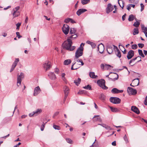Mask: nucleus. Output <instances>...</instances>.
I'll return each instance as SVG.
<instances>
[{"mask_svg":"<svg viewBox=\"0 0 147 147\" xmlns=\"http://www.w3.org/2000/svg\"><path fill=\"white\" fill-rule=\"evenodd\" d=\"M67 41H65L62 44V47L63 49H65L68 51H73L75 49V47L71 46L72 44V40L69 39H67Z\"/></svg>","mask_w":147,"mask_h":147,"instance_id":"obj_1","label":"nucleus"},{"mask_svg":"<svg viewBox=\"0 0 147 147\" xmlns=\"http://www.w3.org/2000/svg\"><path fill=\"white\" fill-rule=\"evenodd\" d=\"M84 44L82 43L80 45V47L78 48L75 53V57L76 58H78L83 55V46Z\"/></svg>","mask_w":147,"mask_h":147,"instance_id":"obj_2","label":"nucleus"},{"mask_svg":"<svg viewBox=\"0 0 147 147\" xmlns=\"http://www.w3.org/2000/svg\"><path fill=\"white\" fill-rule=\"evenodd\" d=\"M97 83L99 86L103 89L107 90L108 88L105 85V81L104 79L98 80L97 81Z\"/></svg>","mask_w":147,"mask_h":147,"instance_id":"obj_3","label":"nucleus"},{"mask_svg":"<svg viewBox=\"0 0 147 147\" xmlns=\"http://www.w3.org/2000/svg\"><path fill=\"white\" fill-rule=\"evenodd\" d=\"M63 90L65 94L63 101L64 102H65L69 93V89L68 87L66 86H65L63 87Z\"/></svg>","mask_w":147,"mask_h":147,"instance_id":"obj_4","label":"nucleus"},{"mask_svg":"<svg viewBox=\"0 0 147 147\" xmlns=\"http://www.w3.org/2000/svg\"><path fill=\"white\" fill-rule=\"evenodd\" d=\"M62 29L64 34L65 35H67L69 33V27L67 24H64L63 27L62 28Z\"/></svg>","mask_w":147,"mask_h":147,"instance_id":"obj_5","label":"nucleus"},{"mask_svg":"<svg viewBox=\"0 0 147 147\" xmlns=\"http://www.w3.org/2000/svg\"><path fill=\"white\" fill-rule=\"evenodd\" d=\"M110 101L111 102L116 104L120 103L121 100L118 98L116 97H111L110 98Z\"/></svg>","mask_w":147,"mask_h":147,"instance_id":"obj_6","label":"nucleus"},{"mask_svg":"<svg viewBox=\"0 0 147 147\" xmlns=\"http://www.w3.org/2000/svg\"><path fill=\"white\" fill-rule=\"evenodd\" d=\"M100 67L102 70H110L113 67L109 64L102 63L100 65Z\"/></svg>","mask_w":147,"mask_h":147,"instance_id":"obj_7","label":"nucleus"},{"mask_svg":"<svg viewBox=\"0 0 147 147\" xmlns=\"http://www.w3.org/2000/svg\"><path fill=\"white\" fill-rule=\"evenodd\" d=\"M42 111L41 109H38L35 111L30 113L29 115V116L30 117L37 116L40 114Z\"/></svg>","mask_w":147,"mask_h":147,"instance_id":"obj_8","label":"nucleus"},{"mask_svg":"<svg viewBox=\"0 0 147 147\" xmlns=\"http://www.w3.org/2000/svg\"><path fill=\"white\" fill-rule=\"evenodd\" d=\"M127 91L129 94L131 95L135 94L137 93V92L136 89L130 87H128L127 88Z\"/></svg>","mask_w":147,"mask_h":147,"instance_id":"obj_9","label":"nucleus"},{"mask_svg":"<svg viewBox=\"0 0 147 147\" xmlns=\"http://www.w3.org/2000/svg\"><path fill=\"white\" fill-rule=\"evenodd\" d=\"M51 66V63L49 61L46 62L43 65V68L46 71L49 69Z\"/></svg>","mask_w":147,"mask_h":147,"instance_id":"obj_10","label":"nucleus"},{"mask_svg":"<svg viewBox=\"0 0 147 147\" xmlns=\"http://www.w3.org/2000/svg\"><path fill=\"white\" fill-rule=\"evenodd\" d=\"M24 77V74L22 72L20 73V75L18 76L17 85L18 86H19L18 84H19L20 85L21 84L22 81V79Z\"/></svg>","mask_w":147,"mask_h":147,"instance_id":"obj_11","label":"nucleus"},{"mask_svg":"<svg viewBox=\"0 0 147 147\" xmlns=\"http://www.w3.org/2000/svg\"><path fill=\"white\" fill-rule=\"evenodd\" d=\"M114 9V7L111 3H109L106 8V13H109Z\"/></svg>","mask_w":147,"mask_h":147,"instance_id":"obj_12","label":"nucleus"},{"mask_svg":"<svg viewBox=\"0 0 147 147\" xmlns=\"http://www.w3.org/2000/svg\"><path fill=\"white\" fill-rule=\"evenodd\" d=\"M113 46L114 47V49L115 51V54L116 55L117 57H119V58H120L121 57V54L120 51L119 50L117 47L114 45H113Z\"/></svg>","mask_w":147,"mask_h":147,"instance_id":"obj_13","label":"nucleus"},{"mask_svg":"<svg viewBox=\"0 0 147 147\" xmlns=\"http://www.w3.org/2000/svg\"><path fill=\"white\" fill-rule=\"evenodd\" d=\"M41 91L39 87L37 86L35 87L34 89L33 95L34 96H36L38 95Z\"/></svg>","mask_w":147,"mask_h":147,"instance_id":"obj_14","label":"nucleus"},{"mask_svg":"<svg viewBox=\"0 0 147 147\" xmlns=\"http://www.w3.org/2000/svg\"><path fill=\"white\" fill-rule=\"evenodd\" d=\"M134 52L132 50H130L128 53L127 57L128 59H131L134 55Z\"/></svg>","mask_w":147,"mask_h":147,"instance_id":"obj_15","label":"nucleus"},{"mask_svg":"<svg viewBox=\"0 0 147 147\" xmlns=\"http://www.w3.org/2000/svg\"><path fill=\"white\" fill-rule=\"evenodd\" d=\"M98 49L99 52L100 53H102L104 51V46L101 43L98 45Z\"/></svg>","mask_w":147,"mask_h":147,"instance_id":"obj_16","label":"nucleus"},{"mask_svg":"<svg viewBox=\"0 0 147 147\" xmlns=\"http://www.w3.org/2000/svg\"><path fill=\"white\" fill-rule=\"evenodd\" d=\"M123 90H119L117 88H113L111 90V92L113 94H117L119 93H122L123 92Z\"/></svg>","mask_w":147,"mask_h":147,"instance_id":"obj_17","label":"nucleus"},{"mask_svg":"<svg viewBox=\"0 0 147 147\" xmlns=\"http://www.w3.org/2000/svg\"><path fill=\"white\" fill-rule=\"evenodd\" d=\"M87 11V9H79L77 11L76 13L78 16H80L81 14Z\"/></svg>","mask_w":147,"mask_h":147,"instance_id":"obj_18","label":"nucleus"},{"mask_svg":"<svg viewBox=\"0 0 147 147\" xmlns=\"http://www.w3.org/2000/svg\"><path fill=\"white\" fill-rule=\"evenodd\" d=\"M131 110L138 114L140 113V111L139 109L135 106H132L131 107Z\"/></svg>","mask_w":147,"mask_h":147,"instance_id":"obj_19","label":"nucleus"},{"mask_svg":"<svg viewBox=\"0 0 147 147\" xmlns=\"http://www.w3.org/2000/svg\"><path fill=\"white\" fill-rule=\"evenodd\" d=\"M109 75H107L106 76V77H108L109 80H111L112 81H115V80H117L118 78V75L116 73H114L113 74L112 76L113 77H115L117 76V77L115 78H110L109 77Z\"/></svg>","mask_w":147,"mask_h":147,"instance_id":"obj_20","label":"nucleus"},{"mask_svg":"<svg viewBox=\"0 0 147 147\" xmlns=\"http://www.w3.org/2000/svg\"><path fill=\"white\" fill-rule=\"evenodd\" d=\"M13 18H14L20 15V13L19 11H17L16 10H14V9H13Z\"/></svg>","mask_w":147,"mask_h":147,"instance_id":"obj_21","label":"nucleus"},{"mask_svg":"<svg viewBox=\"0 0 147 147\" xmlns=\"http://www.w3.org/2000/svg\"><path fill=\"white\" fill-rule=\"evenodd\" d=\"M48 76L52 80H55L56 78L55 75L53 72L50 73L48 74Z\"/></svg>","mask_w":147,"mask_h":147,"instance_id":"obj_22","label":"nucleus"},{"mask_svg":"<svg viewBox=\"0 0 147 147\" xmlns=\"http://www.w3.org/2000/svg\"><path fill=\"white\" fill-rule=\"evenodd\" d=\"M139 82V78H137L134 79L132 81L133 84L135 86L138 85Z\"/></svg>","mask_w":147,"mask_h":147,"instance_id":"obj_23","label":"nucleus"},{"mask_svg":"<svg viewBox=\"0 0 147 147\" xmlns=\"http://www.w3.org/2000/svg\"><path fill=\"white\" fill-rule=\"evenodd\" d=\"M90 77L92 78L95 79L97 78L98 76L95 75V73L94 72H90L89 74Z\"/></svg>","mask_w":147,"mask_h":147,"instance_id":"obj_24","label":"nucleus"},{"mask_svg":"<svg viewBox=\"0 0 147 147\" xmlns=\"http://www.w3.org/2000/svg\"><path fill=\"white\" fill-rule=\"evenodd\" d=\"M77 64H78V63H76V62H74L73 63V64L72 65L71 68V70H75L79 68L80 67V66H76V65Z\"/></svg>","mask_w":147,"mask_h":147,"instance_id":"obj_25","label":"nucleus"},{"mask_svg":"<svg viewBox=\"0 0 147 147\" xmlns=\"http://www.w3.org/2000/svg\"><path fill=\"white\" fill-rule=\"evenodd\" d=\"M93 118L94 120L95 121H101V119L99 115H95L93 117Z\"/></svg>","mask_w":147,"mask_h":147,"instance_id":"obj_26","label":"nucleus"},{"mask_svg":"<svg viewBox=\"0 0 147 147\" xmlns=\"http://www.w3.org/2000/svg\"><path fill=\"white\" fill-rule=\"evenodd\" d=\"M81 79L78 78L77 79H76L74 80V82L75 83L76 85L78 86L80 84L81 82Z\"/></svg>","mask_w":147,"mask_h":147,"instance_id":"obj_27","label":"nucleus"},{"mask_svg":"<svg viewBox=\"0 0 147 147\" xmlns=\"http://www.w3.org/2000/svg\"><path fill=\"white\" fill-rule=\"evenodd\" d=\"M134 18L135 17L134 15L133 14H131L129 16L128 20L130 22L134 20Z\"/></svg>","mask_w":147,"mask_h":147,"instance_id":"obj_28","label":"nucleus"},{"mask_svg":"<svg viewBox=\"0 0 147 147\" xmlns=\"http://www.w3.org/2000/svg\"><path fill=\"white\" fill-rule=\"evenodd\" d=\"M107 51L109 54H111L113 51V49L112 47H109L107 48Z\"/></svg>","mask_w":147,"mask_h":147,"instance_id":"obj_29","label":"nucleus"},{"mask_svg":"<svg viewBox=\"0 0 147 147\" xmlns=\"http://www.w3.org/2000/svg\"><path fill=\"white\" fill-rule=\"evenodd\" d=\"M71 62V60L70 59H67L65 60L64 62V64L65 65H67L70 63Z\"/></svg>","mask_w":147,"mask_h":147,"instance_id":"obj_30","label":"nucleus"},{"mask_svg":"<svg viewBox=\"0 0 147 147\" xmlns=\"http://www.w3.org/2000/svg\"><path fill=\"white\" fill-rule=\"evenodd\" d=\"M139 33L138 29L137 28H135L134 29L133 34L134 35L138 34Z\"/></svg>","mask_w":147,"mask_h":147,"instance_id":"obj_31","label":"nucleus"},{"mask_svg":"<svg viewBox=\"0 0 147 147\" xmlns=\"http://www.w3.org/2000/svg\"><path fill=\"white\" fill-rule=\"evenodd\" d=\"M76 29L75 28H71L69 32L70 34H72L75 33L76 32Z\"/></svg>","mask_w":147,"mask_h":147,"instance_id":"obj_32","label":"nucleus"},{"mask_svg":"<svg viewBox=\"0 0 147 147\" xmlns=\"http://www.w3.org/2000/svg\"><path fill=\"white\" fill-rule=\"evenodd\" d=\"M99 98L102 100H105L106 98V96L103 94H101L100 95Z\"/></svg>","mask_w":147,"mask_h":147,"instance_id":"obj_33","label":"nucleus"},{"mask_svg":"<svg viewBox=\"0 0 147 147\" xmlns=\"http://www.w3.org/2000/svg\"><path fill=\"white\" fill-rule=\"evenodd\" d=\"M83 88L85 89L89 90H91V86L90 84H88L86 86L83 87Z\"/></svg>","mask_w":147,"mask_h":147,"instance_id":"obj_34","label":"nucleus"},{"mask_svg":"<svg viewBox=\"0 0 147 147\" xmlns=\"http://www.w3.org/2000/svg\"><path fill=\"white\" fill-rule=\"evenodd\" d=\"M138 52L140 55L142 57H145L144 55L143 54L142 51L141 50L139 49L138 50Z\"/></svg>","mask_w":147,"mask_h":147,"instance_id":"obj_35","label":"nucleus"},{"mask_svg":"<svg viewBox=\"0 0 147 147\" xmlns=\"http://www.w3.org/2000/svg\"><path fill=\"white\" fill-rule=\"evenodd\" d=\"M135 20L136 21L134 23L133 25L136 27H137L140 25V23L139 22L137 21V19L136 18Z\"/></svg>","mask_w":147,"mask_h":147,"instance_id":"obj_36","label":"nucleus"},{"mask_svg":"<svg viewBox=\"0 0 147 147\" xmlns=\"http://www.w3.org/2000/svg\"><path fill=\"white\" fill-rule=\"evenodd\" d=\"M110 108L113 112H117L118 111V109L117 108H113L112 107H110Z\"/></svg>","mask_w":147,"mask_h":147,"instance_id":"obj_37","label":"nucleus"},{"mask_svg":"<svg viewBox=\"0 0 147 147\" xmlns=\"http://www.w3.org/2000/svg\"><path fill=\"white\" fill-rule=\"evenodd\" d=\"M90 1V0H81V2L82 4L85 5Z\"/></svg>","mask_w":147,"mask_h":147,"instance_id":"obj_38","label":"nucleus"},{"mask_svg":"<svg viewBox=\"0 0 147 147\" xmlns=\"http://www.w3.org/2000/svg\"><path fill=\"white\" fill-rule=\"evenodd\" d=\"M141 28L142 30V32L144 33L147 32L146 31H147V28L146 27H145L144 26L142 25L141 26Z\"/></svg>","mask_w":147,"mask_h":147,"instance_id":"obj_39","label":"nucleus"},{"mask_svg":"<svg viewBox=\"0 0 147 147\" xmlns=\"http://www.w3.org/2000/svg\"><path fill=\"white\" fill-rule=\"evenodd\" d=\"M66 140L67 143L70 144H72L73 143L72 141L70 138H66Z\"/></svg>","mask_w":147,"mask_h":147,"instance_id":"obj_40","label":"nucleus"},{"mask_svg":"<svg viewBox=\"0 0 147 147\" xmlns=\"http://www.w3.org/2000/svg\"><path fill=\"white\" fill-rule=\"evenodd\" d=\"M19 61V59L18 58H16L15 59V61L14 63H13V64L16 65L18 63Z\"/></svg>","mask_w":147,"mask_h":147,"instance_id":"obj_41","label":"nucleus"},{"mask_svg":"<svg viewBox=\"0 0 147 147\" xmlns=\"http://www.w3.org/2000/svg\"><path fill=\"white\" fill-rule=\"evenodd\" d=\"M47 122H46L45 123H44L41 125L40 127V130L41 131H43L44 130V128L45 127V123Z\"/></svg>","mask_w":147,"mask_h":147,"instance_id":"obj_42","label":"nucleus"},{"mask_svg":"<svg viewBox=\"0 0 147 147\" xmlns=\"http://www.w3.org/2000/svg\"><path fill=\"white\" fill-rule=\"evenodd\" d=\"M53 127L55 129L60 130V127L58 125H53Z\"/></svg>","mask_w":147,"mask_h":147,"instance_id":"obj_43","label":"nucleus"},{"mask_svg":"<svg viewBox=\"0 0 147 147\" xmlns=\"http://www.w3.org/2000/svg\"><path fill=\"white\" fill-rule=\"evenodd\" d=\"M16 66L13 64L10 70V72H11L13 71Z\"/></svg>","mask_w":147,"mask_h":147,"instance_id":"obj_44","label":"nucleus"},{"mask_svg":"<svg viewBox=\"0 0 147 147\" xmlns=\"http://www.w3.org/2000/svg\"><path fill=\"white\" fill-rule=\"evenodd\" d=\"M121 1L122 3V6L120 4V3L119 1V0H118V4L121 7V8L123 9V7H124V4H125V2L124 1H123V0H121Z\"/></svg>","mask_w":147,"mask_h":147,"instance_id":"obj_45","label":"nucleus"},{"mask_svg":"<svg viewBox=\"0 0 147 147\" xmlns=\"http://www.w3.org/2000/svg\"><path fill=\"white\" fill-rule=\"evenodd\" d=\"M138 48V46L137 45L134 44L131 46V48L133 49H136Z\"/></svg>","mask_w":147,"mask_h":147,"instance_id":"obj_46","label":"nucleus"},{"mask_svg":"<svg viewBox=\"0 0 147 147\" xmlns=\"http://www.w3.org/2000/svg\"><path fill=\"white\" fill-rule=\"evenodd\" d=\"M123 139L125 141L126 143H127L128 142V141L127 138V137L126 136V135H125L124 137H123Z\"/></svg>","mask_w":147,"mask_h":147,"instance_id":"obj_47","label":"nucleus"},{"mask_svg":"<svg viewBox=\"0 0 147 147\" xmlns=\"http://www.w3.org/2000/svg\"><path fill=\"white\" fill-rule=\"evenodd\" d=\"M71 20V18H68L67 19H65L64 22L66 23H68Z\"/></svg>","mask_w":147,"mask_h":147,"instance_id":"obj_48","label":"nucleus"},{"mask_svg":"<svg viewBox=\"0 0 147 147\" xmlns=\"http://www.w3.org/2000/svg\"><path fill=\"white\" fill-rule=\"evenodd\" d=\"M21 25V23H18L17 24H16V26H17L16 29L19 30V28L20 26Z\"/></svg>","mask_w":147,"mask_h":147,"instance_id":"obj_49","label":"nucleus"},{"mask_svg":"<svg viewBox=\"0 0 147 147\" xmlns=\"http://www.w3.org/2000/svg\"><path fill=\"white\" fill-rule=\"evenodd\" d=\"M138 45L139 47L142 48L144 47V45L143 44L138 43Z\"/></svg>","mask_w":147,"mask_h":147,"instance_id":"obj_50","label":"nucleus"},{"mask_svg":"<svg viewBox=\"0 0 147 147\" xmlns=\"http://www.w3.org/2000/svg\"><path fill=\"white\" fill-rule=\"evenodd\" d=\"M75 58L74 59V61H76L77 62H80L81 61H82V59H78V58H76V57H75Z\"/></svg>","mask_w":147,"mask_h":147,"instance_id":"obj_51","label":"nucleus"},{"mask_svg":"<svg viewBox=\"0 0 147 147\" xmlns=\"http://www.w3.org/2000/svg\"><path fill=\"white\" fill-rule=\"evenodd\" d=\"M140 6L141 7V11H142L144 9V5L142 3L140 4Z\"/></svg>","mask_w":147,"mask_h":147,"instance_id":"obj_52","label":"nucleus"},{"mask_svg":"<svg viewBox=\"0 0 147 147\" xmlns=\"http://www.w3.org/2000/svg\"><path fill=\"white\" fill-rule=\"evenodd\" d=\"M16 34L17 35V36H18V38H20L22 37V36H21L20 35V33L19 32H16Z\"/></svg>","mask_w":147,"mask_h":147,"instance_id":"obj_53","label":"nucleus"},{"mask_svg":"<svg viewBox=\"0 0 147 147\" xmlns=\"http://www.w3.org/2000/svg\"><path fill=\"white\" fill-rule=\"evenodd\" d=\"M59 113V112L58 111H57L54 114L53 117L54 118L55 117L57 116L58 115Z\"/></svg>","mask_w":147,"mask_h":147,"instance_id":"obj_54","label":"nucleus"},{"mask_svg":"<svg viewBox=\"0 0 147 147\" xmlns=\"http://www.w3.org/2000/svg\"><path fill=\"white\" fill-rule=\"evenodd\" d=\"M85 91L84 90H80V91L78 92V94H84Z\"/></svg>","mask_w":147,"mask_h":147,"instance_id":"obj_55","label":"nucleus"},{"mask_svg":"<svg viewBox=\"0 0 147 147\" xmlns=\"http://www.w3.org/2000/svg\"><path fill=\"white\" fill-rule=\"evenodd\" d=\"M126 15V13H125L122 16V20L123 21H124L125 20Z\"/></svg>","mask_w":147,"mask_h":147,"instance_id":"obj_56","label":"nucleus"},{"mask_svg":"<svg viewBox=\"0 0 147 147\" xmlns=\"http://www.w3.org/2000/svg\"><path fill=\"white\" fill-rule=\"evenodd\" d=\"M55 72L56 74H58L59 72V69L57 68H55Z\"/></svg>","mask_w":147,"mask_h":147,"instance_id":"obj_57","label":"nucleus"},{"mask_svg":"<svg viewBox=\"0 0 147 147\" xmlns=\"http://www.w3.org/2000/svg\"><path fill=\"white\" fill-rule=\"evenodd\" d=\"M144 103L145 105H147V96L145 98Z\"/></svg>","mask_w":147,"mask_h":147,"instance_id":"obj_58","label":"nucleus"},{"mask_svg":"<svg viewBox=\"0 0 147 147\" xmlns=\"http://www.w3.org/2000/svg\"><path fill=\"white\" fill-rule=\"evenodd\" d=\"M90 45H91L93 48H94L96 46L95 44L93 42H92Z\"/></svg>","mask_w":147,"mask_h":147,"instance_id":"obj_59","label":"nucleus"},{"mask_svg":"<svg viewBox=\"0 0 147 147\" xmlns=\"http://www.w3.org/2000/svg\"><path fill=\"white\" fill-rule=\"evenodd\" d=\"M138 57H139L140 58H141V57H140L138 56V57H136L134 59H131V61H135V60H136L137 59V58H138Z\"/></svg>","mask_w":147,"mask_h":147,"instance_id":"obj_60","label":"nucleus"},{"mask_svg":"<svg viewBox=\"0 0 147 147\" xmlns=\"http://www.w3.org/2000/svg\"><path fill=\"white\" fill-rule=\"evenodd\" d=\"M134 61H131V60H130V61L129 62V64L130 65H131V66H133L134 65V64L133 63H134Z\"/></svg>","mask_w":147,"mask_h":147,"instance_id":"obj_61","label":"nucleus"},{"mask_svg":"<svg viewBox=\"0 0 147 147\" xmlns=\"http://www.w3.org/2000/svg\"><path fill=\"white\" fill-rule=\"evenodd\" d=\"M20 7L18 6L16 7L15 8H13V9H14V10H17V11H18L20 9Z\"/></svg>","mask_w":147,"mask_h":147,"instance_id":"obj_62","label":"nucleus"},{"mask_svg":"<svg viewBox=\"0 0 147 147\" xmlns=\"http://www.w3.org/2000/svg\"><path fill=\"white\" fill-rule=\"evenodd\" d=\"M105 128L106 129H111V128L110 127H109L108 125H105Z\"/></svg>","mask_w":147,"mask_h":147,"instance_id":"obj_63","label":"nucleus"},{"mask_svg":"<svg viewBox=\"0 0 147 147\" xmlns=\"http://www.w3.org/2000/svg\"><path fill=\"white\" fill-rule=\"evenodd\" d=\"M77 36V35L76 34H74L71 35V37H73V38H76Z\"/></svg>","mask_w":147,"mask_h":147,"instance_id":"obj_64","label":"nucleus"}]
</instances>
